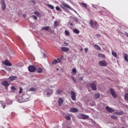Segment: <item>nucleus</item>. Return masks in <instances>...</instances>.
Here are the masks:
<instances>
[{
  "mask_svg": "<svg viewBox=\"0 0 128 128\" xmlns=\"http://www.w3.org/2000/svg\"><path fill=\"white\" fill-rule=\"evenodd\" d=\"M64 104V100H62V98H59L58 100V106H62V104Z\"/></svg>",
  "mask_w": 128,
  "mask_h": 128,
  "instance_id": "14",
  "label": "nucleus"
},
{
  "mask_svg": "<svg viewBox=\"0 0 128 128\" xmlns=\"http://www.w3.org/2000/svg\"><path fill=\"white\" fill-rule=\"evenodd\" d=\"M34 14H36L38 16H40V12H35Z\"/></svg>",
  "mask_w": 128,
  "mask_h": 128,
  "instance_id": "37",
  "label": "nucleus"
},
{
  "mask_svg": "<svg viewBox=\"0 0 128 128\" xmlns=\"http://www.w3.org/2000/svg\"><path fill=\"white\" fill-rule=\"evenodd\" d=\"M56 10H60V8L58 6H56Z\"/></svg>",
  "mask_w": 128,
  "mask_h": 128,
  "instance_id": "43",
  "label": "nucleus"
},
{
  "mask_svg": "<svg viewBox=\"0 0 128 128\" xmlns=\"http://www.w3.org/2000/svg\"><path fill=\"white\" fill-rule=\"evenodd\" d=\"M32 18H34V20H38V17L36 16H35L34 15L32 16Z\"/></svg>",
  "mask_w": 128,
  "mask_h": 128,
  "instance_id": "42",
  "label": "nucleus"
},
{
  "mask_svg": "<svg viewBox=\"0 0 128 128\" xmlns=\"http://www.w3.org/2000/svg\"><path fill=\"white\" fill-rule=\"evenodd\" d=\"M98 56L99 58H104V55L102 54H98Z\"/></svg>",
  "mask_w": 128,
  "mask_h": 128,
  "instance_id": "38",
  "label": "nucleus"
},
{
  "mask_svg": "<svg viewBox=\"0 0 128 128\" xmlns=\"http://www.w3.org/2000/svg\"><path fill=\"white\" fill-rule=\"evenodd\" d=\"M73 32H74V34H80V30H78V29H74Z\"/></svg>",
  "mask_w": 128,
  "mask_h": 128,
  "instance_id": "26",
  "label": "nucleus"
},
{
  "mask_svg": "<svg viewBox=\"0 0 128 128\" xmlns=\"http://www.w3.org/2000/svg\"><path fill=\"white\" fill-rule=\"evenodd\" d=\"M62 62V59L58 58L56 60H54L52 62V64H59Z\"/></svg>",
  "mask_w": 128,
  "mask_h": 128,
  "instance_id": "12",
  "label": "nucleus"
},
{
  "mask_svg": "<svg viewBox=\"0 0 128 128\" xmlns=\"http://www.w3.org/2000/svg\"><path fill=\"white\" fill-rule=\"evenodd\" d=\"M8 70H12L10 69V68H8Z\"/></svg>",
  "mask_w": 128,
  "mask_h": 128,
  "instance_id": "53",
  "label": "nucleus"
},
{
  "mask_svg": "<svg viewBox=\"0 0 128 128\" xmlns=\"http://www.w3.org/2000/svg\"><path fill=\"white\" fill-rule=\"evenodd\" d=\"M2 86H5V88H8L10 86V84L8 83V82L7 80L2 82Z\"/></svg>",
  "mask_w": 128,
  "mask_h": 128,
  "instance_id": "10",
  "label": "nucleus"
},
{
  "mask_svg": "<svg viewBox=\"0 0 128 128\" xmlns=\"http://www.w3.org/2000/svg\"><path fill=\"white\" fill-rule=\"evenodd\" d=\"M28 70L30 72H34L36 68V66H30L28 67Z\"/></svg>",
  "mask_w": 128,
  "mask_h": 128,
  "instance_id": "5",
  "label": "nucleus"
},
{
  "mask_svg": "<svg viewBox=\"0 0 128 128\" xmlns=\"http://www.w3.org/2000/svg\"><path fill=\"white\" fill-rule=\"evenodd\" d=\"M74 11L75 12H76V10H74Z\"/></svg>",
  "mask_w": 128,
  "mask_h": 128,
  "instance_id": "55",
  "label": "nucleus"
},
{
  "mask_svg": "<svg viewBox=\"0 0 128 128\" xmlns=\"http://www.w3.org/2000/svg\"><path fill=\"white\" fill-rule=\"evenodd\" d=\"M124 98L128 102V94L126 93L124 95Z\"/></svg>",
  "mask_w": 128,
  "mask_h": 128,
  "instance_id": "33",
  "label": "nucleus"
},
{
  "mask_svg": "<svg viewBox=\"0 0 128 128\" xmlns=\"http://www.w3.org/2000/svg\"><path fill=\"white\" fill-rule=\"evenodd\" d=\"M2 62L3 64L7 66H12V64L8 60H5L4 61H2Z\"/></svg>",
  "mask_w": 128,
  "mask_h": 128,
  "instance_id": "6",
  "label": "nucleus"
},
{
  "mask_svg": "<svg viewBox=\"0 0 128 128\" xmlns=\"http://www.w3.org/2000/svg\"><path fill=\"white\" fill-rule=\"evenodd\" d=\"M88 88H91L93 90H96V82H94L88 84Z\"/></svg>",
  "mask_w": 128,
  "mask_h": 128,
  "instance_id": "1",
  "label": "nucleus"
},
{
  "mask_svg": "<svg viewBox=\"0 0 128 128\" xmlns=\"http://www.w3.org/2000/svg\"><path fill=\"white\" fill-rule=\"evenodd\" d=\"M94 48H95V50H102L100 48V47L98 44H94Z\"/></svg>",
  "mask_w": 128,
  "mask_h": 128,
  "instance_id": "18",
  "label": "nucleus"
},
{
  "mask_svg": "<svg viewBox=\"0 0 128 128\" xmlns=\"http://www.w3.org/2000/svg\"><path fill=\"white\" fill-rule=\"evenodd\" d=\"M70 112H78V110L76 108H72L70 109Z\"/></svg>",
  "mask_w": 128,
  "mask_h": 128,
  "instance_id": "16",
  "label": "nucleus"
},
{
  "mask_svg": "<svg viewBox=\"0 0 128 128\" xmlns=\"http://www.w3.org/2000/svg\"><path fill=\"white\" fill-rule=\"evenodd\" d=\"M106 110L108 112H114V110L110 106H106Z\"/></svg>",
  "mask_w": 128,
  "mask_h": 128,
  "instance_id": "13",
  "label": "nucleus"
},
{
  "mask_svg": "<svg viewBox=\"0 0 128 128\" xmlns=\"http://www.w3.org/2000/svg\"><path fill=\"white\" fill-rule=\"evenodd\" d=\"M23 16H24V18H26V14L23 15Z\"/></svg>",
  "mask_w": 128,
  "mask_h": 128,
  "instance_id": "51",
  "label": "nucleus"
},
{
  "mask_svg": "<svg viewBox=\"0 0 128 128\" xmlns=\"http://www.w3.org/2000/svg\"><path fill=\"white\" fill-rule=\"evenodd\" d=\"M82 6H84V8H88V5L86 3H81Z\"/></svg>",
  "mask_w": 128,
  "mask_h": 128,
  "instance_id": "32",
  "label": "nucleus"
},
{
  "mask_svg": "<svg viewBox=\"0 0 128 128\" xmlns=\"http://www.w3.org/2000/svg\"><path fill=\"white\" fill-rule=\"evenodd\" d=\"M100 96V94H96L94 96V98H98Z\"/></svg>",
  "mask_w": 128,
  "mask_h": 128,
  "instance_id": "31",
  "label": "nucleus"
},
{
  "mask_svg": "<svg viewBox=\"0 0 128 128\" xmlns=\"http://www.w3.org/2000/svg\"><path fill=\"white\" fill-rule=\"evenodd\" d=\"M47 6H48V8H50V10H54V6H52L50 4H48Z\"/></svg>",
  "mask_w": 128,
  "mask_h": 128,
  "instance_id": "22",
  "label": "nucleus"
},
{
  "mask_svg": "<svg viewBox=\"0 0 128 128\" xmlns=\"http://www.w3.org/2000/svg\"><path fill=\"white\" fill-rule=\"evenodd\" d=\"M65 34L66 36H70V32H68V30H65Z\"/></svg>",
  "mask_w": 128,
  "mask_h": 128,
  "instance_id": "35",
  "label": "nucleus"
},
{
  "mask_svg": "<svg viewBox=\"0 0 128 128\" xmlns=\"http://www.w3.org/2000/svg\"><path fill=\"white\" fill-rule=\"evenodd\" d=\"M43 57L44 58H46V54H43Z\"/></svg>",
  "mask_w": 128,
  "mask_h": 128,
  "instance_id": "48",
  "label": "nucleus"
},
{
  "mask_svg": "<svg viewBox=\"0 0 128 128\" xmlns=\"http://www.w3.org/2000/svg\"><path fill=\"white\" fill-rule=\"evenodd\" d=\"M72 72H74V74H76V68H73Z\"/></svg>",
  "mask_w": 128,
  "mask_h": 128,
  "instance_id": "44",
  "label": "nucleus"
},
{
  "mask_svg": "<svg viewBox=\"0 0 128 128\" xmlns=\"http://www.w3.org/2000/svg\"><path fill=\"white\" fill-rule=\"evenodd\" d=\"M75 20L76 22H78V19H76Z\"/></svg>",
  "mask_w": 128,
  "mask_h": 128,
  "instance_id": "52",
  "label": "nucleus"
},
{
  "mask_svg": "<svg viewBox=\"0 0 128 128\" xmlns=\"http://www.w3.org/2000/svg\"><path fill=\"white\" fill-rule=\"evenodd\" d=\"M70 26H74V24H73L72 23H71V24H70Z\"/></svg>",
  "mask_w": 128,
  "mask_h": 128,
  "instance_id": "49",
  "label": "nucleus"
},
{
  "mask_svg": "<svg viewBox=\"0 0 128 128\" xmlns=\"http://www.w3.org/2000/svg\"><path fill=\"white\" fill-rule=\"evenodd\" d=\"M11 90H16V87H14V86H12L11 88Z\"/></svg>",
  "mask_w": 128,
  "mask_h": 128,
  "instance_id": "39",
  "label": "nucleus"
},
{
  "mask_svg": "<svg viewBox=\"0 0 128 128\" xmlns=\"http://www.w3.org/2000/svg\"><path fill=\"white\" fill-rule=\"evenodd\" d=\"M116 114H120V116H122V112H116Z\"/></svg>",
  "mask_w": 128,
  "mask_h": 128,
  "instance_id": "40",
  "label": "nucleus"
},
{
  "mask_svg": "<svg viewBox=\"0 0 128 128\" xmlns=\"http://www.w3.org/2000/svg\"><path fill=\"white\" fill-rule=\"evenodd\" d=\"M111 118H112L113 120H118V116H116L115 115H112Z\"/></svg>",
  "mask_w": 128,
  "mask_h": 128,
  "instance_id": "30",
  "label": "nucleus"
},
{
  "mask_svg": "<svg viewBox=\"0 0 128 128\" xmlns=\"http://www.w3.org/2000/svg\"><path fill=\"white\" fill-rule=\"evenodd\" d=\"M124 58L125 61L127 62H128V54H124Z\"/></svg>",
  "mask_w": 128,
  "mask_h": 128,
  "instance_id": "27",
  "label": "nucleus"
},
{
  "mask_svg": "<svg viewBox=\"0 0 128 128\" xmlns=\"http://www.w3.org/2000/svg\"><path fill=\"white\" fill-rule=\"evenodd\" d=\"M72 80H74V82H76V79L74 77H72Z\"/></svg>",
  "mask_w": 128,
  "mask_h": 128,
  "instance_id": "47",
  "label": "nucleus"
},
{
  "mask_svg": "<svg viewBox=\"0 0 128 128\" xmlns=\"http://www.w3.org/2000/svg\"><path fill=\"white\" fill-rule=\"evenodd\" d=\"M61 8H63V10H66V8H69V10H74V9H72L68 4L64 2L62 3V4L61 5Z\"/></svg>",
  "mask_w": 128,
  "mask_h": 128,
  "instance_id": "3",
  "label": "nucleus"
},
{
  "mask_svg": "<svg viewBox=\"0 0 128 128\" xmlns=\"http://www.w3.org/2000/svg\"><path fill=\"white\" fill-rule=\"evenodd\" d=\"M2 10H6V2H4V0H2Z\"/></svg>",
  "mask_w": 128,
  "mask_h": 128,
  "instance_id": "15",
  "label": "nucleus"
},
{
  "mask_svg": "<svg viewBox=\"0 0 128 128\" xmlns=\"http://www.w3.org/2000/svg\"><path fill=\"white\" fill-rule=\"evenodd\" d=\"M71 98L72 100H76V92L74 91H71Z\"/></svg>",
  "mask_w": 128,
  "mask_h": 128,
  "instance_id": "11",
  "label": "nucleus"
},
{
  "mask_svg": "<svg viewBox=\"0 0 128 128\" xmlns=\"http://www.w3.org/2000/svg\"><path fill=\"white\" fill-rule=\"evenodd\" d=\"M99 66H106L108 64H106V60H102L99 62Z\"/></svg>",
  "mask_w": 128,
  "mask_h": 128,
  "instance_id": "8",
  "label": "nucleus"
},
{
  "mask_svg": "<svg viewBox=\"0 0 128 128\" xmlns=\"http://www.w3.org/2000/svg\"><path fill=\"white\" fill-rule=\"evenodd\" d=\"M93 8H95V10H96V7L93 6Z\"/></svg>",
  "mask_w": 128,
  "mask_h": 128,
  "instance_id": "50",
  "label": "nucleus"
},
{
  "mask_svg": "<svg viewBox=\"0 0 128 128\" xmlns=\"http://www.w3.org/2000/svg\"><path fill=\"white\" fill-rule=\"evenodd\" d=\"M64 44H65V46H68V43H66V42H65V43H64Z\"/></svg>",
  "mask_w": 128,
  "mask_h": 128,
  "instance_id": "46",
  "label": "nucleus"
},
{
  "mask_svg": "<svg viewBox=\"0 0 128 128\" xmlns=\"http://www.w3.org/2000/svg\"><path fill=\"white\" fill-rule=\"evenodd\" d=\"M30 100V98H28V94L24 95L22 96V101L20 102H28Z\"/></svg>",
  "mask_w": 128,
  "mask_h": 128,
  "instance_id": "4",
  "label": "nucleus"
},
{
  "mask_svg": "<svg viewBox=\"0 0 128 128\" xmlns=\"http://www.w3.org/2000/svg\"><path fill=\"white\" fill-rule=\"evenodd\" d=\"M18 78V77L16 76H11L10 77V80H14Z\"/></svg>",
  "mask_w": 128,
  "mask_h": 128,
  "instance_id": "19",
  "label": "nucleus"
},
{
  "mask_svg": "<svg viewBox=\"0 0 128 128\" xmlns=\"http://www.w3.org/2000/svg\"><path fill=\"white\" fill-rule=\"evenodd\" d=\"M88 48H85L84 49L85 52H88Z\"/></svg>",
  "mask_w": 128,
  "mask_h": 128,
  "instance_id": "45",
  "label": "nucleus"
},
{
  "mask_svg": "<svg viewBox=\"0 0 128 128\" xmlns=\"http://www.w3.org/2000/svg\"><path fill=\"white\" fill-rule=\"evenodd\" d=\"M56 92L58 94H62V90H60V89H58L56 90Z\"/></svg>",
  "mask_w": 128,
  "mask_h": 128,
  "instance_id": "23",
  "label": "nucleus"
},
{
  "mask_svg": "<svg viewBox=\"0 0 128 128\" xmlns=\"http://www.w3.org/2000/svg\"><path fill=\"white\" fill-rule=\"evenodd\" d=\"M37 72H38V74H41V72H42V68H38L37 69H36Z\"/></svg>",
  "mask_w": 128,
  "mask_h": 128,
  "instance_id": "20",
  "label": "nucleus"
},
{
  "mask_svg": "<svg viewBox=\"0 0 128 128\" xmlns=\"http://www.w3.org/2000/svg\"><path fill=\"white\" fill-rule=\"evenodd\" d=\"M56 70H58V68H57Z\"/></svg>",
  "mask_w": 128,
  "mask_h": 128,
  "instance_id": "56",
  "label": "nucleus"
},
{
  "mask_svg": "<svg viewBox=\"0 0 128 128\" xmlns=\"http://www.w3.org/2000/svg\"><path fill=\"white\" fill-rule=\"evenodd\" d=\"M89 24L91 28H94V26H98V22L96 21L94 22L92 20H90Z\"/></svg>",
  "mask_w": 128,
  "mask_h": 128,
  "instance_id": "7",
  "label": "nucleus"
},
{
  "mask_svg": "<svg viewBox=\"0 0 128 128\" xmlns=\"http://www.w3.org/2000/svg\"><path fill=\"white\" fill-rule=\"evenodd\" d=\"M60 48L62 50V52H68V50H70V49H68V48L66 47H61Z\"/></svg>",
  "mask_w": 128,
  "mask_h": 128,
  "instance_id": "17",
  "label": "nucleus"
},
{
  "mask_svg": "<svg viewBox=\"0 0 128 128\" xmlns=\"http://www.w3.org/2000/svg\"><path fill=\"white\" fill-rule=\"evenodd\" d=\"M110 92L113 98H116V92H114V89L110 88Z\"/></svg>",
  "mask_w": 128,
  "mask_h": 128,
  "instance_id": "9",
  "label": "nucleus"
},
{
  "mask_svg": "<svg viewBox=\"0 0 128 128\" xmlns=\"http://www.w3.org/2000/svg\"><path fill=\"white\" fill-rule=\"evenodd\" d=\"M0 104H2L3 108H6V103H4V101H0Z\"/></svg>",
  "mask_w": 128,
  "mask_h": 128,
  "instance_id": "21",
  "label": "nucleus"
},
{
  "mask_svg": "<svg viewBox=\"0 0 128 128\" xmlns=\"http://www.w3.org/2000/svg\"><path fill=\"white\" fill-rule=\"evenodd\" d=\"M97 36H100V34H97Z\"/></svg>",
  "mask_w": 128,
  "mask_h": 128,
  "instance_id": "54",
  "label": "nucleus"
},
{
  "mask_svg": "<svg viewBox=\"0 0 128 128\" xmlns=\"http://www.w3.org/2000/svg\"><path fill=\"white\" fill-rule=\"evenodd\" d=\"M53 90H50V92H47L46 94H47L48 96H50L51 94H52Z\"/></svg>",
  "mask_w": 128,
  "mask_h": 128,
  "instance_id": "36",
  "label": "nucleus"
},
{
  "mask_svg": "<svg viewBox=\"0 0 128 128\" xmlns=\"http://www.w3.org/2000/svg\"><path fill=\"white\" fill-rule=\"evenodd\" d=\"M81 80H82V78H81Z\"/></svg>",
  "mask_w": 128,
  "mask_h": 128,
  "instance_id": "57",
  "label": "nucleus"
},
{
  "mask_svg": "<svg viewBox=\"0 0 128 128\" xmlns=\"http://www.w3.org/2000/svg\"><path fill=\"white\" fill-rule=\"evenodd\" d=\"M36 90L35 88H30V92H36Z\"/></svg>",
  "mask_w": 128,
  "mask_h": 128,
  "instance_id": "34",
  "label": "nucleus"
},
{
  "mask_svg": "<svg viewBox=\"0 0 128 128\" xmlns=\"http://www.w3.org/2000/svg\"><path fill=\"white\" fill-rule=\"evenodd\" d=\"M78 118L80 120H88L89 116H88L84 114H80L78 115Z\"/></svg>",
  "mask_w": 128,
  "mask_h": 128,
  "instance_id": "2",
  "label": "nucleus"
},
{
  "mask_svg": "<svg viewBox=\"0 0 128 128\" xmlns=\"http://www.w3.org/2000/svg\"><path fill=\"white\" fill-rule=\"evenodd\" d=\"M42 30H50V27L49 26H44L42 28Z\"/></svg>",
  "mask_w": 128,
  "mask_h": 128,
  "instance_id": "24",
  "label": "nucleus"
},
{
  "mask_svg": "<svg viewBox=\"0 0 128 128\" xmlns=\"http://www.w3.org/2000/svg\"><path fill=\"white\" fill-rule=\"evenodd\" d=\"M22 87H20V88L19 94H22Z\"/></svg>",
  "mask_w": 128,
  "mask_h": 128,
  "instance_id": "41",
  "label": "nucleus"
},
{
  "mask_svg": "<svg viewBox=\"0 0 128 128\" xmlns=\"http://www.w3.org/2000/svg\"><path fill=\"white\" fill-rule=\"evenodd\" d=\"M66 120H70V114H68L66 116H65Z\"/></svg>",
  "mask_w": 128,
  "mask_h": 128,
  "instance_id": "28",
  "label": "nucleus"
},
{
  "mask_svg": "<svg viewBox=\"0 0 128 128\" xmlns=\"http://www.w3.org/2000/svg\"><path fill=\"white\" fill-rule=\"evenodd\" d=\"M112 55L113 56H114V58H116V56H117L116 52L114 50H112Z\"/></svg>",
  "mask_w": 128,
  "mask_h": 128,
  "instance_id": "29",
  "label": "nucleus"
},
{
  "mask_svg": "<svg viewBox=\"0 0 128 128\" xmlns=\"http://www.w3.org/2000/svg\"><path fill=\"white\" fill-rule=\"evenodd\" d=\"M60 21H55L54 22V26H58V24H60Z\"/></svg>",
  "mask_w": 128,
  "mask_h": 128,
  "instance_id": "25",
  "label": "nucleus"
}]
</instances>
